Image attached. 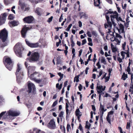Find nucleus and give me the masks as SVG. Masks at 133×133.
Masks as SVG:
<instances>
[{
	"mask_svg": "<svg viewBox=\"0 0 133 133\" xmlns=\"http://www.w3.org/2000/svg\"><path fill=\"white\" fill-rule=\"evenodd\" d=\"M20 114L19 112L12 109L8 111L6 114L4 115L2 118V119H8L9 120H12L13 118L12 117L17 116Z\"/></svg>",
	"mask_w": 133,
	"mask_h": 133,
	"instance_id": "f257e3e1",
	"label": "nucleus"
},
{
	"mask_svg": "<svg viewBox=\"0 0 133 133\" xmlns=\"http://www.w3.org/2000/svg\"><path fill=\"white\" fill-rule=\"evenodd\" d=\"M22 66L20 64H17V68L16 73V76L17 81L18 83H20L22 78L23 76V72Z\"/></svg>",
	"mask_w": 133,
	"mask_h": 133,
	"instance_id": "f03ea898",
	"label": "nucleus"
},
{
	"mask_svg": "<svg viewBox=\"0 0 133 133\" xmlns=\"http://www.w3.org/2000/svg\"><path fill=\"white\" fill-rule=\"evenodd\" d=\"M23 47L21 44L19 43H17L15 45L14 47V50L17 55L19 57L22 56L21 49Z\"/></svg>",
	"mask_w": 133,
	"mask_h": 133,
	"instance_id": "7ed1b4c3",
	"label": "nucleus"
},
{
	"mask_svg": "<svg viewBox=\"0 0 133 133\" xmlns=\"http://www.w3.org/2000/svg\"><path fill=\"white\" fill-rule=\"evenodd\" d=\"M4 60L7 64L5 65L6 68L9 70H11L12 66L13 64L12 63V61L10 58L8 56H5L4 58Z\"/></svg>",
	"mask_w": 133,
	"mask_h": 133,
	"instance_id": "20e7f679",
	"label": "nucleus"
},
{
	"mask_svg": "<svg viewBox=\"0 0 133 133\" xmlns=\"http://www.w3.org/2000/svg\"><path fill=\"white\" fill-rule=\"evenodd\" d=\"M39 57V55L38 52H34L31 54V56L29 59V61L31 62L37 61L38 60Z\"/></svg>",
	"mask_w": 133,
	"mask_h": 133,
	"instance_id": "39448f33",
	"label": "nucleus"
},
{
	"mask_svg": "<svg viewBox=\"0 0 133 133\" xmlns=\"http://www.w3.org/2000/svg\"><path fill=\"white\" fill-rule=\"evenodd\" d=\"M8 32L6 29L4 28L1 31L0 33V38L3 42H5L8 37Z\"/></svg>",
	"mask_w": 133,
	"mask_h": 133,
	"instance_id": "423d86ee",
	"label": "nucleus"
},
{
	"mask_svg": "<svg viewBox=\"0 0 133 133\" xmlns=\"http://www.w3.org/2000/svg\"><path fill=\"white\" fill-rule=\"evenodd\" d=\"M28 92L29 93L31 92L32 90V92L34 94H35L36 88L34 84L30 81H28Z\"/></svg>",
	"mask_w": 133,
	"mask_h": 133,
	"instance_id": "0eeeda50",
	"label": "nucleus"
},
{
	"mask_svg": "<svg viewBox=\"0 0 133 133\" xmlns=\"http://www.w3.org/2000/svg\"><path fill=\"white\" fill-rule=\"evenodd\" d=\"M107 110V109L104 108V105H102L101 103L100 104L99 111L100 112V123L101 121L103 123V116L104 112Z\"/></svg>",
	"mask_w": 133,
	"mask_h": 133,
	"instance_id": "6e6552de",
	"label": "nucleus"
},
{
	"mask_svg": "<svg viewBox=\"0 0 133 133\" xmlns=\"http://www.w3.org/2000/svg\"><path fill=\"white\" fill-rule=\"evenodd\" d=\"M98 84H97V86L96 87V89L97 91L98 94H99V100H100L101 97V96L102 94H104V93L102 92V91L105 90V87H104V88H103V87L101 85V86H98Z\"/></svg>",
	"mask_w": 133,
	"mask_h": 133,
	"instance_id": "1a4fd4ad",
	"label": "nucleus"
},
{
	"mask_svg": "<svg viewBox=\"0 0 133 133\" xmlns=\"http://www.w3.org/2000/svg\"><path fill=\"white\" fill-rule=\"evenodd\" d=\"M19 5L21 6V9L23 11H28L29 9V8L26 6V4L22 2V0H20L19 2Z\"/></svg>",
	"mask_w": 133,
	"mask_h": 133,
	"instance_id": "9d476101",
	"label": "nucleus"
},
{
	"mask_svg": "<svg viewBox=\"0 0 133 133\" xmlns=\"http://www.w3.org/2000/svg\"><path fill=\"white\" fill-rule=\"evenodd\" d=\"M25 41L27 45L29 47L32 48H36L38 47L39 45L38 43H35L30 42L27 39L25 40Z\"/></svg>",
	"mask_w": 133,
	"mask_h": 133,
	"instance_id": "9b49d317",
	"label": "nucleus"
},
{
	"mask_svg": "<svg viewBox=\"0 0 133 133\" xmlns=\"http://www.w3.org/2000/svg\"><path fill=\"white\" fill-rule=\"evenodd\" d=\"M7 16V14L6 13H4L2 14L0 16V25H2L4 24L6 19V17Z\"/></svg>",
	"mask_w": 133,
	"mask_h": 133,
	"instance_id": "f8f14e48",
	"label": "nucleus"
},
{
	"mask_svg": "<svg viewBox=\"0 0 133 133\" xmlns=\"http://www.w3.org/2000/svg\"><path fill=\"white\" fill-rule=\"evenodd\" d=\"M34 20L33 17L31 16H29L23 19V21L24 22L28 23H30L32 22Z\"/></svg>",
	"mask_w": 133,
	"mask_h": 133,
	"instance_id": "ddd939ff",
	"label": "nucleus"
},
{
	"mask_svg": "<svg viewBox=\"0 0 133 133\" xmlns=\"http://www.w3.org/2000/svg\"><path fill=\"white\" fill-rule=\"evenodd\" d=\"M65 101H67L68 102H66L65 103L66 105H65V109H66V119L67 120V118L68 117H69V115H68V114H70V111H72V109H71L70 110V111H69V109H68V108L69 107V106L68 105V103L69 104V102L68 101V99H65Z\"/></svg>",
	"mask_w": 133,
	"mask_h": 133,
	"instance_id": "4468645a",
	"label": "nucleus"
},
{
	"mask_svg": "<svg viewBox=\"0 0 133 133\" xmlns=\"http://www.w3.org/2000/svg\"><path fill=\"white\" fill-rule=\"evenodd\" d=\"M118 16V14L111 15L110 16L111 22L114 26H115L116 25V23L115 22V19L116 20Z\"/></svg>",
	"mask_w": 133,
	"mask_h": 133,
	"instance_id": "2eb2a0df",
	"label": "nucleus"
},
{
	"mask_svg": "<svg viewBox=\"0 0 133 133\" xmlns=\"http://www.w3.org/2000/svg\"><path fill=\"white\" fill-rule=\"evenodd\" d=\"M28 27H24L21 31V34L23 37H25L27 31L29 29Z\"/></svg>",
	"mask_w": 133,
	"mask_h": 133,
	"instance_id": "dca6fc26",
	"label": "nucleus"
},
{
	"mask_svg": "<svg viewBox=\"0 0 133 133\" xmlns=\"http://www.w3.org/2000/svg\"><path fill=\"white\" fill-rule=\"evenodd\" d=\"M118 25L119 27V29H118V28H117V29L119 33L120 34V31L121 30H122V33H125L124 29V26L122 24H118Z\"/></svg>",
	"mask_w": 133,
	"mask_h": 133,
	"instance_id": "f3484780",
	"label": "nucleus"
},
{
	"mask_svg": "<svg viewBox=\"0 0 133 133\" xmlns=\"http://www.w3.org/2000/svg\"><path fill=\"white\" fill-rule=\"evenodd\" d=\"M56 127L54 119L50 120V129H54L56 128Z\"/></svg>",
	"mask_w": 133,
	"mask_h": 133,
	"instance_id": "a211bd4d",
	"label": "nucleus"
},
{
	"mask_svg": "<svg viewBox=\"0 0 133 133\" xmlns=\"http://www.w3.org/2000/svg\"><path fill=\"white\" fill-rule=\"evenodd\" d=\"M42 10L40 8H37L35 10V12L38 15H41L42 14Z\"/></svg>",
	"mask_w": 133,
	"mask_h": 133,
	"instance_id": "6ab92c4d",
	"label": "nucleus"
},
{
	"mask_svg": "<svg viewBox=\"0 0 133 133\" xmlns=\"http://www.w3.org/2000/svg\"><path fill=\"white\" fill-rule=\"evenodd\" d=\"M35 67L34 66H30L28 67V76L32 72L35 70Z\"/></svg>",
	"mask_w": 133,
	"mask_h": 133,
	"instance_id": "aec40b11",
	"label": "nucleus"
},
{
	"mask_svg": "<svg viewBox=\"0 0 133 133\" xmlns=\"http://www.w3.org/2000/svg\"><path fill=\"white\" fill-rule=\"evenodd\" d=\"M108 24H107L106 23L104 24V26L105 28H107V27L109 26L110 27H111L112 26V24L111 22L109 21L107 22Z\"/></svg>",
	"mask_w": 133,
	"mask_h": 133,
	"instance_id": "412c9836",
	"label": "nucleus"
},
{
	"mask_svg": "<svg viewBox=\"0 0 133 133\" xmlns=\"http://www.w3.org/2000/svg\"><path fill=\"white\" fill-rule=\"evenodd\" d=\"M38 74V72H35L33 74L30 75V76H29V77L31 79L34 80V79L36 78L34 77V75L35 74Z\"/></svg>",
	"mask_w": 133,
	"mask_h": 133,
	"instance_id": "4be33fe9",
	"label": "nucleus"
},
{
	"mask_svg": "<svg viewBox=\"0 0 133 133\" xmlns=\"http://www.w3.org/2000/svg\"><path fill=\"white\" fill-rule=\"evenodd\" d=\"M10 23L14 26H17L19 24L18 22L15 21L10 22Z\"/></svg>",
	"mask_w": 133,
	"mask_h": 133,
	"instance_id": "5701e85b",
	"label": "nucleus"
},
{
	"mask_svg": "<svg viewBox=\"0 0 133 133\" xmlns=\"http://www.w3.org/2000/svg\"><path fill=\"white\" fill-rule=\"evenodd\" d=\"M129 62L128 64V66L127 67L126 71L127 72H130V66L131 64V62H132V60H131L130 59H129Z\"/></svg>",
	"mask_w": 133,
	"mask_h": 133,
	"instance_id": "b1692460",
	"label": "nucleus"
},
{
	"mask_svg": "<svg viewBox=\"0 0 133 133\" xmlns=\"http://www.w3.org/2000/svg\"><path fill=\"white\" fill-rule=\"evenodd\" d=\"M79 77L80 75H76L74 78V82H75L76 81L77 82H78L79 81Z\"/></svg>",
	"mask_w": 133,
	"mask_h": 133,
	"instance_id": "393cba45",
	"label": "nucleus"
},
{
	"mask_svg": "<svg viewBox=\"0 0 133 133\" xmlns=\"http://www.w3.org/2000/svg\"><path fill=\"white\" fill-rule=\"evenodd\" d=\"M101 63H103L104 65H106L107 64L105 58L104 57H101Z\"/></svg>",
	"mask_w": 133,
	"mask_h": 133,
	"instance_id": "a878e982",
	"label": "nucleus"
},
{
	"mask_svg": "<svg viewBox=\"0 0 133 133\" xmlns=\"http://www.w3.org/2000/svg\"><path fill=\"white\" fill-rule=\"evenodd\" d=\"M75 115L77 116H78L80 115H82L81 113L80 112L79 109H76L75 111Z\"/></svg>",
	"mask_w": 133,
	"mask_h": 133,
	"instance_id": "bb28decb",
	"label": "nucleus"
},
{
	"mask_svg": "<svg viewBox=\"0 0 133 133\" xmlns=\"http://www.w3.org/2000/svg\"><path fill=\"white\" fill-rule=\"evenodd\" d=\"M127 77V74H125V73L124 72L122 76V78L124 80H125Z\"/></svg>",
	"mask_w": 133,
	"mask_h": 133,
	"instance_id": "cd10ccee",
	"label": "nucleus"
},
{
	"mask_svg": "<svg viewBox=\"0 0 133 133\" xmlns=\"http://www.w3.org/2000/svg\"><path fill=\"white\" fill-rule=\"evenodd\" d=\"M111 116H108L107 115V116L106 117V119L107 120V121H108V123L110 124H111Z\"/></svg>",
	"mask_w": 133,
	"mask_h": 133,
	"instance_id": "c85d7f7f",
	"label": "nucleus"
},
{
	"mask_svg": "<svg viewBox=\"0 0 133 133\" xmlns=\"http://www.w3.org/2000/svg\"><path fill=\"white\" fill-rule=\"evenodd\" d=\"M62 84L61 83L59 85V83H57L56 84V87L58 88L59 90H60L62 87Z\"/></svg>",
	"mask_w": 133,
	"mask_h": 133,
	"instance_id": "c756f323",
	"label": "nucleus"
},
{
	"mask_svg": "<svg viewBox=\"0 0 133 133\" xmlns=\"http://www.w3.org/2000/svg\"><path fill=\"white\" fill-rule=\"evenodd\" d=\"M34 79V81L37 83H39L42 82L43 80L42 79H36V78H35Z\"/></svg>",
	"mask_w": 133,
	"mask_h": 133,
	"instance_id": "7c9ffc66",
	"label": "nucleus"
},
{
	"mask_svg": "<svg viewBox=\"0 0 133 133\" xmlns=\"http://www.w3.org/2000/svg\"><path fill=\"white\" fill-rule=\"evenodd\" d=\"M78 128L81 131L82 133L83 132V129L81 124H79V125Z\"/></svg>",
	"mask_w": 133,
	"mask_h": 133,
	"instance_id": "2f4dec72",
	"label": "nucleus"
},
{
	"mask_svg": "<svg viewBox=\"0 0 133 133\" xmlns=\"http://www.w3.org/2000/svg\"><path fill=\"white\" fill-rule=\"evenodd\" d=\"M116 21L117 22L118 24H119L118 22L119 21H121V22H122L123 21L122 20L121 18V17L120 16H119V17L118 16V17L117 19L116 20Z\"/></svg>",
	"mask_w": 133,
	"mask_h": 133,
	"instance_id": "473e14b6",
	"label": "nucleus"
},
{
	"mask_svg": "<svg viewBox=\"0 0 133 133\" xmlns=\"http://www.w3.org/2000/svg\"><path fill=\"white\" fill-rule=\"evenodd\" d=\"M11 0H4V3L6 5H7L10 3Z\"/></svg>",
	"mask_w": 133,
	"mask_h": 133,
	"instance_id": "72a5a7b5",
	"label": "nucleus"
},
{
	"mask_svg": "<svg viewBox=\"0 0 133 133\" xmlns=\"http://www.w3.org/2000/svg\"><path fill=\"white\" fill-rule=\"evenodd\" d=\"M129 91L130 92H131V94H133V83H132L131 86L130 87V88Z\"/></svg>",
	"mask_w": 133,
	"mask_h": 133,
	"instance_id": "f704fd0d",
	"label": "nucleus"
},
{
	"mask_svg": "<svg viewBox=\"0 0 133 133\" xmlns=\"http://www.w3.org/2000/svg\"><path fill=\"white\" fill-rule=\"evenodd\" d=\"M91 33L93 35L95 36V37H97V34L96 33V31H91Z\"/></svg>",
	"mask_w": 133,
	"mask_h": 133,
	"instance_id": "c9c22d12",
	"label": "nucleus"
},
{
	"mask_svg": "<svg viewBox=\"0 0 133 133\" xmlns=\"http://www.w3.org/2000/svg\"><path fill=\"white\" fill-rule=\"evenodd\" d=\"M97 2L98 3V4H97L96 3L95 1H94V5L95 6H99V4H100V0H97Z\"/></svg>",
	"mask_w": 133,
	"mask_h": 133,
	"instance_id": "e433bc0d",
	"label": "nucleus"
},
{
	"mask_svg": "<svg viewBox=\"0 0 133 133\" xmlns=\"http://www.w3.org/2000/svg\"><path fill=\"white\" fill-rule=\"evenodd\" d=\"M126 54V52L123 51H122L121 52V55L122 57V59H123L125 57V54Z\"/></svg>",
	"mask_w": 133,
	"mask_h": 133,
	"instance_id": "4c0bfd02",
	"label": "nucleus"
},
{
	"mask_svg": "<svg viewBox=\"0 0 133 133\" xmlns=\"http://www.w3.org/2000/svg\"><path fill=\"white\" fill-rule=\"evenodd\" d=\"M100 60V58H99L98 59V61H99L96 64V65L98 66V69H100L101 67V65H100L99 62V61Z\"/></svg>",
	"mask_w": 133,
	"mask_h": 133,
	"instance_id": "58836bf2",
	"label": "nucleus"
},
{
	"mask_svg": "<svg viewBox=\"0 0 133 133\" xmlns=\"http://www.w3.org/2000/svg\"><path fill=\"white\" fill-rule=\"evenodd\" d=\"M128 18H126V21H127V22L126 23L124 21H123V22H124V25L125 26H127V28L128 27V26H127V25H129V23L128 22H127V20Z\"/></svg>",
	"mask_w": 133,
	"mask_h": 133,
	"instance_id": "ea45409f",
	"label": "nucleus"
},
{
	"mask_svg": "<svg viewBox=\"0 0 133 133\" xmlns=\"http://www.w3.org/2000/svg\"><path fill=\"white\" fill-rule=\"evenodd\" d=\"M72 26V24H70L68 26V28L66 29V31H69L70 29L71 28V26Z\"/></svg>",
	"mask_w": 133,
	"mask_h": 133,
	"instance_id": "a19ab883",
	"label": "nucleus"
},
{
	"mask_svg": "<svg viewBox=\"0 0 133 133\" xmlns=\"http://www.w3.org/2000/svg\"><path fill=\"white\" fill-rule=\"evenodd\" d=\"M87 122H88L87 121L86 122V124L85 125V128H87L88 129H89L90 127L91 124L90 123H88V124H89V125H88L87 124Z\"/></svg>",
	"mask_w": 133,
	"mask_h": 133,
	"instance_id": "79ce46f5",
	"label": "nucleus"
},
{
	"mask_svg": "<svg viewBox=\"0 0 133 133\" xmlns=\"http://www.w3.org/2000/svg\"><path fill=\"white\" fill-rule=\"evenodd\" d=\"M64 112L63 111H61L58 115V116L60 117H63Z\"/></svg>",
	"mask_w": 133,
	"mask_h": 133,
	"instance_id": "37998d69",
	"label": "nucleus"
},
{
	"mask_svg": "<svg viewBox=\"0 0 133 133\" xmlns=\"http://www.w3.org/2000/svg\"><path fill=\"white\" fill-rule=\"evenodd\" d=\"M69 129H71L70 125L69 124H67L66 127V130L67 132H68L69 131Z\"/></svg>",
	"mask_w": 133,
	"mask_h": 133,
	"instance_id": "c03bdc74",
	"label": "nucleus"
},
{
	"mask_svg": "<svg viewBox=\"0 0 133 133\" xmlns=\"http://www.w3.org/2000/svg\"><path fill=\"white\" fill-rule=\"evenodd\" d=\"M130 124L129 122H128L126 126V128L128 129H130Z\"/></svg>",
	"mask_w": 133,
	"mask_h": 133,
	"instance_id": "a18cd8bd",
	"label": "nucleus"
},
{
	"mask_svg": "<svg viewBox=\"0 0 133 133\" xmlns=\"http://www.w3.org/2000/svg\"><path fill=\"white\" fill-rule=\"evenodd\" d=\"M15 8V6H13L11 8V11L12 12H13L14 14H16L15 10L14 9Z\"/></svg>",
	"mask_w": 133,
	"mask_h": 133,
	"instance_id": "49530a36",
	"label": "nucleus"
},
{
	"mask_svg": "<svg viewBox=\"0 0 133 133\" xmlns=\"http://www.w3.org/2000/svg\"><path fill=\"white\" fill-rule=\"evenodd\" d=\"M6 111L3 112L0 114V119H1V118L6 113Z\"/></svg>",
	"mask_w": 133,
	"mask_h": 133,
	"instance_id": "de8ad7c7",
	"label": "nucleus"
},
{
	"mask_svg": "<svg viewBox=\"0 0 133 133\" xmlns=\"http://www.w3.org/2000/svg\"><path fill=\"white\" fill-rule=\"evenodd\" d=\"M57 101H55L54 102L52 105V107H55L57 104Z\"/></svg>",
	"mask_w": 133,
	"mask_h": 133,
	"instance_id": "09e8293b",
	"label": "nucleus"
},
{
	"mask_svg": "<svg viewBox=\"0 0 133 133\" xmlns=\"http://www.w3.org/2000/svg\"><path fill=\"white\" fill-rule=\"evenodd\" d=\"M59 42H57L56 43V46L57 47H58L59 46V44L61 43V39H59Z\"/></svg>",
	"mask_w": 133,
	"mask_h": 133,
	"instance_id": "8fccbe9b",
	"label": "nucleus"
},
{
	"mask_svg": "<svg viewBox=\"0 0 133 133\" xmlns=\"http://www.w3.org/2000/svg\"><path fill=\"white\" fill-rule=\"evenodd\" d=\"M87 35L88 36L90 37H92V35L91 34L90 32L89 31H88L87 32Z\"/></svg>",
	"mask_w": 133,
	"mask_h": 133,
	"instance_id": "3c124183",
	"label": "nucleus"
},
{
	"mask_svg": "<svg viewBox=\"0 0 133 133\" xmlns=\"http://www.w3.org/2000/svg\"><path fill=\"white\" fill-rule=\"evenodd\" d=\"M110 78V76H107L105 77V82H107L109 80Z\"/></svg>",
	"mask_w": 133,
	"mask_h": 133,
	"instance_id": "603ef678",
	"label": "nucleus"
},
{
	"mask_svg": "<svg viewBox=\"0 0 133 133\" xmlns=\"http://www.w3.org/2000/svg\"><path fill=\"white\" fill-rule=\"evenodd\" d=\"M71 42V45L72 47H73L75 45V43L73 41V40L70 41Z\"/></svg>",
	"mask_w": 133,
	"mask_h": 133,
	"instance_id": "864d4df0",
	"label": "nucleus"
},
{
	"mask_svg": "<svg viewBox=\"0 0 133 133\" xmlns=\"http://www.w3.org/2000/svg\"><path fill=\"white\" fill-rule=\"evenodd\" d=\"M116 37H118L119 38H122V37L119 34H118L116 33Z\"/></svg>",
	"mask_w": 133,
	"mask_h": 133,
	"instance_id": "5fc2aeb1",
	"label": "nucleus"
},
{
	"mask_svg": "<svg viewBox=\"0 0 133 133\" xmlns=\"http://www.w3.org/2000/svg\"><path fill=\"white\" fill-rule=\"evenodd\" d=\"M91 107H92V110H93V111H94V113L95 114V111H96V108H95V105H91Z\"/></svg>",
	"mask_w": 133,
	"mask_h": 133,
	"instance_id": "6e6d98bb",
	"label": "nucleus"
},
{
	"mask_svg": "<svg viewBox=\"0 0 133 133\" xmlns=\"http://www.w3.org/2000/svg\"><path fill=\"white\" fill-rule=\"evenodd\" d=\"M105 11H108L106 13V14L107 15L108 14H112L113 13V11H109V10H107Z\"/></svg>",
	"mask_w": 133,
	"mask_h": 133,
	"instance_id": "4d7b16f0",
	"label": "nucleus"
},
{
	"mask_svg": "<svg viewBox=\"0 0 133 133\" xmlns=\"http://www.w3.org/2000/svg\"><path fill=\"white\" fill-rule=\"evenodd\" d=\"M61 63V60L59 58H57V64H60Z\"/></svg>",
	"mask_w": 133,
	"mask_h": 133,
	"instance_id": "13d9d810",
	"label": "nucleus"
},
{
	"mask_svg": "<svg viewBox=\"0 0 133 133\" xmlns=\"http://www.w3.org/2000/svg\"><path fill=\"white\" fill-rule=\"evenodd\" d=\"M126 43L125 42L124 43L122 44V47L123 50H125V47L126 45Z\"/></svg>",
	"mask_w": 133,
	"mask_h": 133,
	"instance_id": "bf43d9fd",
	"label": "nucleus"
},
{
	"mask_svg": "<svg viewBox=\"0 0 133 133\" xmlns=\"http://www.w3.org/2000/svg\"><path fill=\"white\" fill-rule=\"evenodd\" d=\"M96 60V54H94V58L93 59V61L95 63Z\"/></svg>",
	"mask_w": 133,
	"mask_h": 133,
	"instance_id": "052dcab7",
	"label": "nucleus"
},
{
	"mask_svg": "<svg viewBox=\"0 0 133 133\" xmlns=\"http://www.w3.org/2000/svg\"><path fill=\"white\" fill-rule=\"evenodd\" d=\"M78 88L79 90L80 91H81L82 89V87L81 84H79V86L78 87Z\"/></svg>",
	"mask_w": 133,
	"mask_h": 133,
	"instance_id": "680f3d73",
	"label": "nucleus"
},
{
	"mask_svg": "<svg viewBox=\"0 0 133 133\" xmlns=\"http://www.w3.org/2000/svg\"><path fill=\"white\" fill-rule=\"evenodd\" d=\"M87 42L86 40V39H85L83 40L82 41V45H83L85 44Z\"/></svg>",
	"mask_w": 133,
	"mask_h": 133,
	"instance_id": "e2e57ef3",
	"label": "nucleus"
},
{
	"mask_svg": "<svg viewBox=\"0 0 133 133\" xmlns=\"http://www.w3.org/2000/svg\"><path fill=\"white\" fill-rule=\"evenodd\" d=\"M116 37H115L114 36H113V37L111 38V41L113 42L115 41Z\"/></svg>",
	"mask_w": 133,
	"mask_h": 133,
	"instance_id": "0e129e2a",
	"label": "nucleus"
},
{
	"mask_svg": "<svg viewBox=\"0 0 133 133\" xmlns=\"http://www.w3.org/2000/svg\"><path fill=\"white\" fill-rule=\"evenodd\" d=\"M58 75L60 76V77L61 78H63V74H62L60 72H59L58 73Z\"/></svg>",
	"mask_w": 133,
	"mask_h": 133,
	"instance_id": "69168bd1",
	"label": "nucleus"
},
{
	"mask_svg": "<svg viewBox=\"0 0 133 133\" xmlns=\"http://www.w3.org/2000/svg\"><path fill=\"white\" fill-rule=\"evenodd\" d=\"M114 112L112 111H111L108 112L107 115L108 116H110V115H112L114 113Z\"/></svg>",
	"mask_w": 133,
	"mask_h": 133,
	"instance_id": "338daca9",
	"label": "nucleus"
},
{
	"mask_svg": "<svg viewBox=\"0 0 133 133\" xmlns=\"http://www.w3.org/2000/svg\"><path fill=\"white\" fill-rule=\"evenodd\" d=\"M67 23L71 21V17L70 16H68L67 17Z\"/></svg>",
	"mask_w": 133,
	"mask_h": 133,
	"instance_id": "774afa93",
	"label": "nucleus"
}]
</instances>
